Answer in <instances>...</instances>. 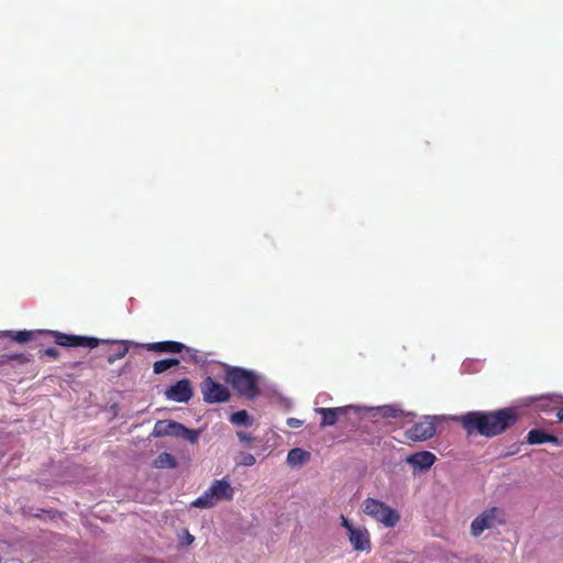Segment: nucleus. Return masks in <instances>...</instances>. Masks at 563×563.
Here are the masks:
<instances>
[{
	"mask_svg": "<svg viewBox=\"0 0 563 563\" xmlns=\"http://www.w3.org/2000/svg\"><path fill=\"white\" fill-rule=\"evenodd\" d=\"M406 462L421 471L429 470L435 462V455L429 451H420L410 454L406 459Z\"/></svg>",
	"mask_w": 563,
	"mask_h": 563,
	"instance_id": "obj_13",
	"label": "nucleus"
},
{
	"mask_svg": "<svg viewBox=\"0 0 563 563\" xmlns=\"http://www.w3.org/2000/svg\"><path fill=\"white\" fill-rule=\"evenodd\" d=\"M58 355H59V351L56 347H47V349L41 351L40 357L43 358L44 356H47L51 358H56Z\"/></svg>",
	"mask_w": 563,
	"mask_h": 563,
	"instance_id": "obj_26",
	"label": "nucleus"
},
{
	"mask_svg": "<svg viewBox=\"0 0 563 563\" xmlns=\"http://www.w3.org/2000/svg\"><path fill=\"white\" fill-rule=\"evenodd\" d=\"M256 462V459L253 454L251 453H246V452H242L239 456V459L236 460V464L239 465H244V466H252L254 465Z\"/></svg>",
	"mask_w": 563,
	"mask_h": 563,
	"instance_id": "obj_23",
	"label": "nucleus"
},
{
	"mask_svg": "<svg viewBox=\"0 0 563 563\" xmlns=\"http://www.w3.org/2000/svg\"><path fill=\"white\" fill-rule=\"evenodd\" d=\"M51 333L54 335L55 343L62 346H81L93 349L100 344V340L96 338L65 334L58 331H52Z\"/></svg>",
	"mask_w": 563,
	"mask_h": 563,
	"instance_id": "obj_9",
	"label": "nucleus"
},
{
	"mask_svg": "<svg viewBox=\"0 0 563 563\" xmlns=\"http://www.w3.org/2000/svg\"><path fill=\"white\" fill-rule=\"evenodd\" d=\"M556 418L559 421H563V405L556 410Z\"/></svg>",
	"mask_w": 563,
	"mask_h": 563,
	"instance_id": "obj_31",
	"label": "nucleus"
},
{
	"mask_svg": "<svg viewBox=\"0 0 563 563\" xmlns=\"http://www.w3.org/2000/svg\"><path fill=\"white\" fill-rule=\"evenodd\" d=\"M341 525L343 528L346 529L347 531V534L351 532V530H354L356 527H354L351 521L345 517V516H341Z\"/></svg>",
	"mask_w": 563,
	"mask_h": 563,
	"instance_id": "obj_28",
	"label": "nucleus"
},
{
	"mask_svg": "<svg viewBox=\"0 0 563 563\" xmlns=\"http://www.w3.org/2000/svg\"><path fill=\"white\" fill-rule=\"evenodd\" d=\"M183 432L184 434L181 435L180 439H185L191 444H195L198 441L200 434L199 430L188 429L186 427L185 430H183Z\"/></svg>",
	"mask_w": 563,
	"mask_h": 563,
	"instance_id": "obj_24",
	"label": "nucleus"
},
{
	"mask_svg": "<svg viewBox=\"0 0 563 563\" xmlns=\"http://www.w3.org/2000/svg\"><path fill=\"white\" fill-rule=\"evenodd\" d=\"M230 422L235 426L249 427L253 423V419L250 417L246 410H240L231 415Z\"/></svg>",
	"mask_w": 563,
	"mask_h": 563,
	"instance_id": "obj_20",
	"label": "nucleus"
},
{
	"mask_svg": "<svg viewBox=\"0 0 563 563\" xmlns=\"http://www.w3.org/2000/svg\"><path fill=\"white\" fill-rule=\"evenodd\" d=\"M236 437L242 441V442H251L253 440V437L246 432H243V431H238L236 432Z\"/></svg>",
	"mask_w": 563,
	"mask_h": 563,
	"instance_id": "obj_29",
	"label": "nucleus"
},
{
	"mask_svg": "<svg viewBox=\"0 0 563 563\" xmlns=\"http://www.w3.org/2000/svg\"><path fill=\"white\" fill-rule=\"evenodd\" d=\"M178 365H179V360H177V358L159 360V361L154 362L153 372L158 375V374H162V373L168 371L169 368L178 366Z\"/></svg>",
	"mask_w": 563,
	"mask_h": 563,
	"instance_id": "obj_19",
	"label": "nucleus"
},
{
	"mask_svg": "<svg viewBox=\"0 0 563 563\" xmlns=\"http://www.w3.org/2000/svg\"><path fill=\"white\" fill-rule=\"evenodd\" d=\"M147 351L156 352V353H180L183 351L189 352L190 349L185 346L180 342L176 341H162V342H154V343H147L143 344Z\"/></svg>",
	"mask_w": 563,
	"mask_h": 563,
	"instance_id": "obj_12",
	"label": "nucleus"
},
{
	"mask_svg": "<svg viewBox=\"0 0 563 563\" xmlns=\"http://www.w3.org/2000/svg\"><path fill=\"white\" fill-rule=\"evenodd\" d=\"M310 459V453L300 448L291 449L287 454V463L290 466H296L307 462Z\"/></svg>",
	"mask_w": 563,
	"mask_h": 563,
	"instance_id": "obj_16",
	"label": "nucleus"
},
{
	"mask_svg": "<svg viewBox=\"0 0 563 563\" xmlns=\"http://www.w3.org/2000/svg\"><path fill=\"white\" fill-rule=\"evenodd\" d=\"M174 427L175 428L172 429L170 437L181 438V435L184 434L183 430H185L186 427L183 423L176 421L174 423Z\"/></svg>",
	"mask_w": 563,
	"mask_h": 563,
	"instance_id": "obj_27",
	"label": "nucleus"
},
{
	"mask_svg": "<svg viewBox=\"0 0 563 563\" xmlns=\"http://www.w3.org/2000/svg\"><path fill=\"white\" fill-rule=\"evenodd\" d=\"M314 411L321 416L320 427L325 428L334 426L341 418L347 417L351 411L357 413L358 408L350 405L335 408H316Z\"/></svg>",
	"mask_w": 563,
	"mask_h": 563,
	"instance_id": "obj_7",
	"label": "nucleus"
},
{
	"mask_svg": "<svg viewBox=\"0 0 563 563\" xmlns=\"http://www.w3.org/2000/svg\"><path fill=\"white\" fill-rule=\"evenodd\" d=\"M165 397L177 402H188L192 397V387L188 378H183L165 390Z\"/></svg>",
	"mask_w": 563,
	"mask_h": 563,
	"instance_id": "obj_10",
	"label": "nucleus"
},
{
	"mask_svg": "<svg viewBox=\"0 0 563 563\" xmlns=\"http://www.w3.org/2000/svg\"><path fill=\"white\" fill-rule=\"evenodd\" d=\"M2 357H5L9 361H19L20 363H26L30 361V358L22 354V353H14L10 355H3Z\"/></svg>",
	"mask_w": 563,
	"mask_h": 563,
	"instance_id": "obj_25",
	"label": "nucleus"
},
{
	"mask_svg": "<svg viewBox=\"0 0 563 563\" xmlns=\"http://www.w3.org/2000/svg\"><path fill=\"white\" fill-rule=\"evenodd\" d=\"M36 331L31 330H20V331H0V339L2 338H9L10 340L16 342V343H27L34 340L36 335Z\"/></svg>",
	"mask_w": 563,
	"mask_h": 563,
	"instance_id": "obj_15",
	"label": "nucleus"
},
{
	"mask_svg": "<svg viewBox=\"0 0 563 563\" xmlns=\"http://www.w3.org/2000/svg\"><path fill=\"white\" fill-rule=\"evenodd\" d=\"M117 343L120 345V347L108 356L109 364H113L115 361L123 358L128 354L129 347L131 345V342L129 341H118Z\"/></svg>",
	"mask_w": 563,
	"mask_h": 563,
	"instance_id": "obj_21",
	"label": "nucleus"
},
{
	"mask_svg": "<svg viewBox=\"0 0 563 563\" xmlns=\"http://www.w3.org/2000/svg\"><path fill=\"white\" fill-rule=\"evenodd\" d=\"M174 423L173 420H158L154 426L152 435L155 438L170 435L172 429L175 428Z\"/></svg>",
	"mask_w": 563,
	"mask_h": 563,
	"instance_id": "obj_17",
	"label": "nucleus"
},
{
	"mask_svg": "<svg viewBox=\"0 0 563 563\" xmlns=\"http://www.w3.org/2000/svg\"><path fill=\"white\" fill-rule=\"evenodd\" d=\"M452 420L457 422L467 435L495 438L512 428L518 422L519 416L516 409L506 407L493 411H468L454 416Z\"/></svg>",
	"mask_w": 563,
	"mask_h": 563,
	"instance_id": "obj_1",
	"label": "nucleus"
},
{
	"mask_svg": "<svg viewBox=\"0 0 563 563\" xmlns=\"http://www.w3.org/2000/svg\"><path fill=\"white\" fill-rule=\"evenodd\" d=\"M287 424L290 427V428H299L302 422L296 418H289L287 420Z\"/></svg>",
	"mask_w": 563,
	"mask_h": 563,
	"instance_id": "obj_30",
	"label": "nucleus"
},
{
	"mask_svg": "<svg viewBox=\"0 0 563 563\" xmlns=\"http://www.w3.org/2000/svg\"><path fill=\"white\" fill-rule=\"evenodd\" d=\"M225 380L246 399L253 400L260 395L258 378L253 371L230 367L225 372Z\"/></svg>",
	"mask_w": 563,
	"mask_h": 563,
	"instance_id": "obj_2",
	"label": "nucleus"
},
{
	"mask_svg": "<svg viewBox=\"0 0 563 563\" xmlns=\"http://www.w3.org/2000/svg\"><path fill=\"white\" fill-rule=\"evenodd\" d=\"M362 509L365 515L386 528L396 527L400 520V516L396 509H393L387 504L375 498H366L362 504Z\"/></svg>",
	"mask_w": 563,
	"mask_h": 563,
	"instance_id": "obj_4",
	"label": "nucleus"
},
{
	"mask_svg": "<svg viewBox=\"0 0 563 563\" xmlns=\"http://www.w3.org/2000/svg\"><path fill=\"white\" fill-rule=\"evenodd\" d=\"M527 443L529 444H542L545 442L552 443L556 446L562 445V440L554 434L547 433L541 429H532L527 434Z\"/></svg>",
	"mask_w": 563,
	"mask_h": 563,
	"instance_id": "obj_14",
	"label": "nucleus"
},
{
	"mask_svg": "<svg viewBox=\"0 0 563 563\" xmlns=\"http://www.w3.org/2000/svg\"><path fill=\"white\" fill-rule=\"evenodd\" d=\"M153 465L156 468H175L177 466V462L170 453L162 452L154 460Z\"/></svg>",
	"mask_w": 563,
	"mask_h": 563,
	"instance_id": "obj_18",
	"label": "nucleus"
},
{
	"mask_svg": "<svg viewBox=\"0 0 563 563\" xmlns=\"http://www.w3.org/2000/svg\"><path fill=\"white\" fill-rule=\"evenodd\" d=\"M349 541L355 551L369 552L372 549L369 533L364 527H356L347 534Z\"/></svg>",
	"mask_w": 563,
	"mask_h": 563,
	"instance_id": "obj_11",
	"label": "nucleus"
},
{
	"mask_svg": "<svg viewBox=\"0 0 563 563\" xmlns=\"http://www.w3.org/2000/svg\"><path fill=\"white\" fill-rule=\"evenodd\" d=\"M435 434V423L433 418L424 417L406 430L405 435L411 441H426Z\"/></svg>",
	"mask_w": 563,
	"mask_h": 563,
	"instance_id": "obj_8",
	"label": "nucleus"
},
{
	"mask_svg": "<svg viewBox=\"0 0 563 563\" xmlns=\"http://www.w3.org/2000/svg\"><path fill=\"white\" fill-rule=\"evenodd\" d=\"M233 496L234 489L225 478L216 479L200 497L191 503V506L208 509L212 508L221 500H232Z\"/></svg>",
	"mask_w": 563,
	"mask_h": 563,
	"instance_id": "obj_3",
	"label": "nucleus"
},
{
	"mask_svg": "<svg viewBox=\"0 0 563 563\" xmlns=\"http://www.w3.org/2000/svg\"><path fill=\"white\" fill-rule=\"evenodd\" d=\"M506 523L505 512L498 507H492L478 515L471 523L473 537H479L485 530Z\"/></svg>",
	"mask_w": 563,
	"mask_h": 563,
	"instance_id": "obj_5",
	"label": "nucleus"
},
{
	"mask_svg": "<svg viewBox=\"0 0 563 563\" xmlns=\"http://www.w3.org/2000/svg\"><path fill=\"white\" fill-rule=\"evenodd\" d=\"M200 388L203 400L208 404L224 402L230 398L229 389L209 376L202 380Z\"/></svg>",
	"mask_w": 563,
	"mask_h": 563,
	"instance_id": "obj_6",
	"label": "nucleus"
},
{
	"mask_svg": "<svg viewBox=\"0 0 563 563\" xmlns=\"http://www.w3.org/2000/svg\"><path fill=\"white\" fill-rule=\"evenodd\" d=\"M195 540V537L192 534H190L189 532H187L186 534V544H191Z\"/></svg>",
	"mask_w": 563,
	"mask_h": 563,
	"instance_id": "obj_32",
	"label": "nucleus"
},
{
	"mask_svg": "<svg viewBox=\"0 0 563 563\" xmlns=\"http://www.w3.org/2000/svg\"><path fill=\"white\" fill-rule=\"evenodd\" d=\"M377 411L383 418H398L404 413V411L400 408L391 405L378 407Z\"/></svg>",
	"mask_w": 563,
	"mask_h": 563,
	"instance_id": "obj_22",
	"label": "nucleus"
}]
</instances>
